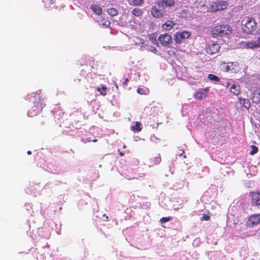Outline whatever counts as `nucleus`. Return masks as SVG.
<instances>
[{"label":"nucleus","mask_w":260,"mask_h":260,"mask_svg":"<svg viewBox=\"0 0 260 260\" xmlns=\"http://www.w3.org/2000/svg\"><path fill=\"white\" fill-rule=\"evenodd\" d=\"M210 32L212 37L217 38L230 35L232 32V29L226 24H217L211 28Z\"/></svg>","instance_id":"f257e3e1"},{"label":"nucleus","mask_w":260,"mask_h":260,"mask_svg":"<svg viewBox=\"0 0 260 260\" xmlns=\"http://www.w3.org/2000/svg\"><path fill=\"white\" fill-rule=\"evenodd\" d=\"M243 30L247 34H252L257 28V23L251 17H245L243 19Z\"/></svg>","instance_id":"f03ea898"},{"label":"nucleus","mask_w":260,"mask_h":260,"mask_svg":"<svg viewBox=\"0 0 260 260\" xmlns=\"http://www.w3.org/2000/svg\"><path fill=\"white\" fill-rule=\"evenodd\" d=\"M158 41L164 47H170L172 43V36L168 33L161 34L158 38Z\"/></svg>","instance_id":"7ed1b4c3"},{"label":"nucleus","mask_w":260,"mask_h":260,"mask_svg":"<svg viewBox=\"0 0 260 260\" xmlns=\"http://www.w3.org/2000/svg\"><path fill=\"white\" fill-rule=\"evenodd\" d=\"M191 35L189 31H183L182 32H176L174 35V40L177 44H180L183 41L188 38Z\"/></svg>","instance_id":"20e7f679"},{"label":"nucleus","mask_w":260,"mask_h":260,"mask_svg":"<svg viewBox=\"0 0 260 260\" xmlns=\"http://www.w3.org/2000/svg\"><path fill=\"white\" fill-rule=\"evenodd\" d=\"M260 222V213L254 214L249 216L247 221L246 222L247 227L253 228Z\"/></svg>","instance_id":"39448f33"},{"label":"nucleus","mask_w":260,"mask_h":260,"mask_svg":"<svg viewBox=\"0 0 260 260\" xmlns=\"http://www.w3.org/2000/svg\"><path fill=\"white\" fill-rule=\"evenodd\" d=\"M251 204L253 206H260V191L250 192Z\"/></svg>","instance_id":"423d86ee"},{"label":"nucleus","mask_w":260,"mask_h":260,"mask_svg":"<svg viewBox=\"0 0 260 260\" xmlns=\"http://www.w3.org/2000/svg\"><path fill=\"white\" fill-rule=\"evenodd\" d=\"M175 4V0H160L157 1L156 5L159 8L164 10L167 7H173Z\"/></svg>","instance_id":"0eeeda50"},{"label":"nucleus","mask_w":260,"mask_h":260,"mask_svg":"<svg viewBox=\"0 0 260 260\" xmlns=\"http://www.w3.org/2000/svg\"><path fill=\"white\" fill-rule=\"evenodd\" d=\"M228 4V3L225 1L215 2L211 6V10L213 12L224 10L227 7Z\"/></svg>","instance_id":"6e6552de"},{"label":"nucleus","mask_w":260,"mask_h":260,"mask_svg":"<svg viewBox=\"0 0 260 260\" xmlns=\"http://www.w3.org/2000/svg\"><path fill=\"white\" fill-rule=\"evenodd\" d=\"M220 46L217 43H212L207 46L206 48V52L209 54H214L219 52Z\"/></svg>","instance_id":"1a4fd4ad"},{"label":"nucleus","mask_w":260,"mask_h":260,"mask_svg":"<svg viewBox=\"0 0 260 260\" xmlns=\"http://www.w3.org/2000/svg\"><path fill=\"white\" fill-rule=\"evenodd\" d=\"M245 47L249 49L260 48V36L255 41H247L245 43Z\"/></svg>","instance_id":"9d476101"},{"label":"nucleus","mask_w":260,"mask_h":260,"mask_svg":"<svg viewBox=\"0 0 260 260\" xmlns=\"http://www.w3.org/2000/svg\"><path fill=\"white\" fill-rule=\"evenodd\" d=\"M161 161V158L160 154L150 158L147 162V164L149 167H153L154 166L159 165Z\"/></svg>","instance_id":"9b49d317"},{"label":"nucleus","mask_w":260,"mask_h":260,"mask_svg":"<svg viewBox=\"0 0 260 260\" xmlns=\"http://www.w3.org/2000/svg\"><path fill=\"white\" fill-rule=\"evenodd\" d=\"M151 15L155 18H162L165 14V12L163 10L159 9L156 6H153L151 11Z\"/></svg>","instance_id":"f8f14e48"},{"label":"nucleus","mask_w":260,"mask_h":260,"mask_svg":"<svg viewBox=\"0 0 260 260\" xmlns=\"http://www.w3.org/2000/svg\"><path fill=\"white\" fill-rule=\"evenodd\" d=\"M176 24V23L173 21L167 20L162 25L161 27L165 30H170Z\"/></svg>","instance_id":"ddd939ff"},{"label":"nucleus","mask_w":260,"mask_h":260,"mask_svg":"<svg viewBox=\"0 0 260 260\" xmlns=\"http://www.w3.org/2000/svg\"><path fill=\"white\" fill-rule=\"evenodd\" d=\"M230 90L235 95H238L240 92V86L239 85L233 84L230 88Z\"/></svg>","instance_id":"4468645a"},{"label":"nucleus","mask_w":260,"mask_h":260,"mask_svg":"<svg viewBox=\"0 0 260 260\" xmlns=\"http://www.w3.org/2000/svg\"><path fill=\"white\" fill-rule=\"evenodd\" d=\"M239 103L247 109L250 107V102L249 99H239Z\"/></svg>","instance_id":"2eb2a0df"},{"label":"nucleus","mask_w":260,"mask_h":260,"mask_svg":"<svg viewBox=\"0 0 260 260\" xmlns=\"http://www.w3.org/2000/svg\"><path fill=\"white\" fill-rule=\"evenodd\" d=\"M96 90L100 92V95L105 96L107 94L108 88L103 85H101L96 88Z\"/></svg>","instance_id":"dca6fc26"},{"label":"nucleus","mask_w":260,"mask_h":260,"mask_svg":"<svg viewBox=\"0 0 260 260\" xmlns=\"http://www.w3.org/2000/svg\"><path fill=\"white\" fill-rule=\"evenodd\" d=\"M90 9L94 13L98 15H101L103 12L102 9L96 5H91Z\"/></svg>","instance_id":"f3484780"},{"label":"nucleus","mask_w":260,"mask_h":260,"mask_svg":"<svg viewBox=\"0 0 260 260\" xmlns=\"http://www.w3.org/2000/svg\"><path fill=\"white\" fill-rule=\"evenodd\" d=\"M208 88H205L196 94V98H205L207 96Z\"/></svg>","instance_id":"a211bd4d"},{"label":"nucleus","mask_w":260,"mask_h":260,"mask_svg":"<svg viewBox=\"0 0 260 260\" xmlns=\"http://www.w3.org/2000/svg\"><path fill=\"white\" fill-rule=\"evenodd\" d=\"M157 35L156 33L150 34L148 35L149 40L154 45L158 46L157 42L158 39L157 40Z\"/></svg>","instance_id":"6ab92c4d"},{"label":"nucleus","mask_w":260,"mask_h":260,"mask_svg":"<svg viewBox=\"0 0 260 260\" xmlns=\"http://www.w3.org/2000/svg\"><path fill=\"white\" fill-rule=\"evenodd\" d=\"M230 63L231 64V66L233 64V62H230ZM229 63H228V64L224 62H222L220 64V68H221L222 70L224 72H228L230 70H231L232 69L231 68V66L229 64Z\"/></svg>","instance_id":"aec40b11"},{"label":"nucleus","mask_w":260,"mask_h":260,"mask_svg":"<svg viewBox=\"0 0 260 260\" xmlns=\"http://www.w3.org/2000/svg\"><path fill=\"white\" fill-rule=\"evenodd\" d=\"M132 14L135 16L141 17L143 15V11L141 9L135 8L132 10Z\"/></svg>","instance_id":"412c9836"},{"label":"nucleus","mask_w":260,"mask_h":260,"mask_svg":"<svg viewBox=\"0 0 260 260\" xmlns=\"http://www.w3.org/2000/svg\"><path fill=\"white\" fill-rule=\"evenodd\" d=\"M131 129L133 131L140 132L142 130L141 123L139 121L135 122V124L131 127Z\"/></svg>","instance_id":"4be33fe9"},{"label":"nucleus","mask_w":260,"mask_h":260,"mask_svg":"<svg viewBox=\"0 0 260 260\" xmlns=\"http://www.w3.org/2000/svg\"><path fill=\"white\" fill-rule=\"evenodd\" d=\"M208 78L210 81L216 82H219L220 81V79L219 77L212 74H209L208 76Z\"/></svg>","instance_id":"5701e85b"},{"label":"nucleus","mask_w":260,"mask_h":260,"mask_svg":"<svg viewBox=\"0 0 260 260\" xmlns=\"http://www.w3.org/2000/svg\"><path fill=\"white\" fill-rule=\"evenodd\" d=\"M107 12L111 16H115L118 13V11L116 8H109L107 10Z\"/></svg>","instance_id":"b1692460"},{"label":"nucleus","mask_w":260,"mask_h":260,"mask_svg":"<svg viewBox=\"0 0 260 260\" xmlns=\"http://www.w3.org/2000/svg\"><path fill=\"white\" fill-rule=\"evenodd\" d=\"M137 92L141 95H148L149 91L147 88H139L137 89Z\"/></svg>","instance_id":"393cba45"},{"label":"nucleus","mask_w":260,"mask_h":260,"mask_svg":"<svg viewBox=\"0 0 260 260\" xmlns=\"http://www.w3.org/2000/svg\"><path fill=\"white\" fill-rule=\"evenodd\" d=\"M101 24L104 27H108L110 26V22L104 18L101 19Z\"/></svg>","instance_id":"a878e982"},{"label":"nucleus","mask_w":260,"mask_h":260,"mask_svg":"<svg viewBox=\"0 0 260 260\" xmlns=\"http://www.w3.org/2000/svg\"><path fill=\"white\" fill-rule=\"evenodd\" d=\"M35 103L36 104V106L37 107H41L42 109L45 104L43 103V100L42 99H38L37 100H36Z\"/></svg>","instance_id":"bb28decb"},{"label":"nucleus","mask_w":260,"mask_h":260,"mask_svg":"<svg viewBox=\"0 0 260 260\" xmlns=\"http://www.w3.org/2000/svg\"><path fill=\"white\" fill-rule=\"evenodd\" d=\"M251 151L250 152L249 154L250 155H254V154L256 153L258 151V148L256 146L254 145H251Z\"/></svg>","instance_id":"cd10ccee"},{"label":"nucleus","mask_w":260,"mask_h":260,"mask_svg":"<svg viewBox=\"0 0 260 260\" xmlns=\"http://www.w3.org/2000/svg\"><path fill=\"white\" fill-rule=\"evenodd\" d=\"M131 1H132L133 5H134L135 6H140L143 4V3L144 2V0H131Z\"/></svg>","instance_id":"c85d7f7f"},{"label":"nucleus","mask_w":260,"mask_h":260,"mask_svg":"<svg viewBox=\"0 0 260 260\" xmlns=\"http://www.w3.org/2000/svg\"><path fill=\"white\" fill-rule=\"evenodd\" d=\"M172 219V217L170 216L169 217H162L160 219V222L161 223L167 222L168 221H169Z\"/></svg>","instance_id":"c756f323"},{"label":"nucleus","mask_w":260,"mask_h":260,"mask_svg":"<svg viewBox=\"0 0 260 260\" xmlns=\"http://www.w3.org/2000/svg\"><path fill=\"white\" fill-rule=\"evenodd\" d=\"M210 219V216L209 215L205 214L202 216L201 220L202 221L209 220Z\"/></svg>","instance_id":"7c9ffc66"},{"label":"nucleus","mask_w":260,"mask_h":260,"mask_svg":"<svg viewBox=\"0 0 260 260\" xmlns=\"http://www.w3.org/2000/svg\"><path fill=\"white\" fill-rule=\"evenodd\" d=\"M41 95V90H38V91H36L34 96L35 97L37 96V97H38V98H40Z\"/></svg>","instance_id":"2f4dec72"},{"label":"nucleus","mask_w":260,"mask_h":260,"mask_svg":"<svg viewBox=\"0 0 260 260\" xmlns=\"http://www.w3.org/2000/svg\"><path fill=\"white\" fill-rule=\"evenodd\" d=\"M151 50L152 52H153L154 53H156L157 52V50L154 47L151 46Z\"/></svg>","instance_id":"473e14b6"},{"label":"nucleus","mask_w":260,"mask_h":260,"mask_svg":"<svg viewBox=\"0 0 260 260\" xmlns=\"http://www.w3.org/2000/svg\"><path fill=\"white\" fill-rule=\"evenodd\" d=\"M103 217H104L106 218V221H108V220H109L108 216V215H107L106 214H104L103 215Z\"/></svg>","instance_id":"72a5a7b5"},{"label":"nucleus","mask_w":260,"mask_h":260,"mask_svg":"<svg viewBox=\"0 0 260 260\" xmlns=\"http://www.w3.org/2000/svg\"><path fill=\"white\" fill-rule=\"evenodd\" d=\"M118 152H119V154L120 156H123L124 155V153L120 151L119 150H118Z\"/></svg>","instance_id":"f704fd0d"},{"label":"nucleus","mask_w":260,"mask_h":260,"mask_svg":"<svg viewBox=\"0 0 260 260\" xmlns=\"http://www.w3.org/2000/svg\"><path fill=\"white\" fill-rule=\"evenodd\" d=\"M27 153L28 154H31V152L30 151H29H29H28L27 152Z\"/></svg>","instance_id":"c9c22d12"},{"label":"nucleus","mask_w":260,"mask_h":260,"mask_svg":"<svg viewBox=\"0 0 260 260\" xmlns=\"http://www.w3.org/2000/svg\"><path fill=\"white\" fill-rule=\"evenodd\" d=\"M258 31H259V34H260V26H259V28L258 29Z\"/></svg>","instance_id":"e433bc0d"},{"label":"nucleus","mask_w":260,"mask_h":260,"mask_svg":"<svg viewBox=\"0 0 260 260\" xmlns=\"http://www.w3.org/2000/svg\"><path fill=\"white\" fill-rule=\"evenodd\" d=\"M96 141H97L96 140H94L93 142H96Z\"/></svg>","instance_id":"4c0bfd02"},{"label":"nucleus","mask_w":260,"mask_h":260,"mask_svg":"<svg viewBox=\"0 0 260 260\" xmlns=\"http://www.w3.org/2000/svg\"><path fill=\"white\" fill-rule=\"evenodd\" d=\"M251 260H254V259H251Z\"/></svg>","instance_id":"58836bf2"}]
</instances>
